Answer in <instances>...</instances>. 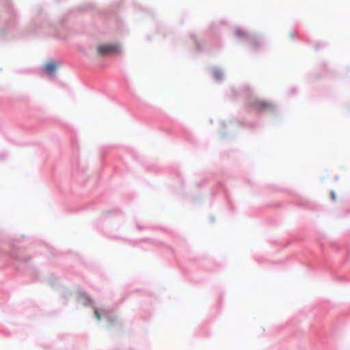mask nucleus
I'll return each mask as SVG.
<instances>
[{
	"label": "nucleus",
	"instance_id": "nucleus-3",
	"mask_svg": "<svg viewBox=\"0 0 350 350\" xmlns=\"http://www.w3.org/2000/svg\"><path fill=\"white\" fill-rule=\"evenodd\" d=\"M56 67H57L56 64L53 62H51L47 63L44 66V70L50 75H53L55 72Z\"/></svg>",
	"mask_w": 350,
	"mask_h": 350
},
{
	"label": "nucleus",
	"instance_id": "nucleus-4",
	"mask_svg": "<svg viewBox=\"0 0 350 350\" xmlns=\"http://www.w3.org/2000/svg\"><path fill=\"white\" fill-rule=\"evenodd\" d=\"M94 314L98 321H100L101 319V315L97 310H94Z\"/></svg>",
	"mask_w": 350,
	"mask_h": 350
},
{
	"label": "nucleus",
	"instance_id": "nucleus-1",
	"mask_svg": "<svg viewBox=\"0 0 350 350\" xmlns=\"http://www.w3.org/2000/svg\"><path fill=\"white\" fill-rule=\"evenodd\" d=\"M96 52L99 56H105L111 53H119L120 47L116 44H102L97 46Z\"/></svg>",
	"mask_w": 350,
	"mask_h": 350
},
{
	"label": "nucleus",
	"instance_id": "nucleus-2",
	"mask_svg": "<svg viewBox=\"0 0 350 350\" xmlns=\"http://www.w3.org/2000/svg\"><path fill=\"white\" fill-rule=\"evenodd\" d=\"M252 107L257 111L268 110L271 108L270 103L263 100H256L252 104Z\"/></svg>",
	"mask_w": 350,
	"mask_h": 350
}]
</instances>
